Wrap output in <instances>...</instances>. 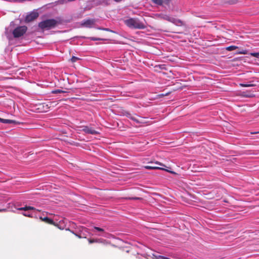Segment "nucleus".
Instances as JSON below:
<instances>
[{"instance_id": "f257e3e1", "label": "nucleus", "mask_w": 259, "mask_h": 259, "mask_svg": "<svg viewBox=\"0 0 259 259\" xmlns=\"http://www.w3.org/2000/svg\"><path fill=\"white\" fill-rule=\"evenodd\" d=\"M9 207L8 208L0 209V211H5L7 210L15 212L17 210H23L22 214L25 217L32 218V211L37 210L35 207L30 206H25L22 207L17 208L13 204L9 203Z\"/></svg>"}, {"instance_id": "f03ea898", "label": "nucleus", "mask_w": 259, "mask_h": 259, "mask_svg": "<svg viewBox=\"0 0 259 259\" xmlns=\"http://www.w3.org/2000/svg\"><path fill=\"white\" fill-rule=\"evenodd\" d=\"M124 23L130 28L143 29L146 27L145 23L137 18H130L124 20Z\"/></svg>"}, {"instance_id": "7ed1b4c3", "label": "nucleus", "mask_w": 259, "mask_h": 259, "mask_svg": "<svg viewBox=\"0 0 259 259\" xmlns=\"http://www.w3.org/2000/svg\"><path fill=\"white\" fill-rule=\"evenodd\" d=\"M58 23L57 20L54 19H47L39 23L38 26L42 29H50L55 27Z\"/></svg>"}, {"instance_id": "20e7f679", "label": "nucleus", "mask_w": 259, "mask_h": 259, "mask_svg": "<svg viewBox=\"0 0 259 259\" xmlns=\"http://www.w3.org/2000/svg\"><path fill=\"white\" fill-rule=\"evenodd\" d=\"M27 27L25 26H18L12 32L14 37L18 38L23 36L26 32Z\"/></svg>"}, {"instance_id": "39448f33", "label": "nucleus", "mask_w": 259, "mask_h": 259, "mask_svg": "<svg viewBox=\"0 0 259 259\" xmlns=\"http://www.w3.org/2000/svg\"><path fill=\"white\" fill-rule=\"evenodd\" d=\"M38 17V12L36 11H33L26 15L25 20L26 22H30L36 19Z\"/></svg>"}, {"instance_id": "423d86ee", "label": "nucleus", "mask_w": 259, "mask_h": 259, "mask_svg": "<svg viewBox=\"0 0 259 259\" xmlns=\"http://www.w3.org/2000/svg\"><path fill=\"white\" fill-rule=\"evenodd\" d=\"M82 131L88 134L97 135L98 134V132L93 129L92 127L86 126H82Z\"/></svg>"}, {"instance_id": "0eeeda50", "label": "nucleus", "mask_w": 259, "mask_h": 259, "mask_svg": "<svg viewBox=\"0 0 259 259\" xmlns=\"http://www.w3.org/2000/svg\"><path fill=\"white\" fill-rule=\"evenodd\" d=\"M95 23V20L94 19H87L84 20L83 22H82V26L91 28L94 26Z\"/></svg>"}, {"instance_id": "6e6552de", "label": "nucleus", "mask_w": 259, "mask_h": 259, "mask_svg": "<svg viewBox=\"0 0 259 259\" xmlns=\"http://www.w3.org/2000/svg\"><path fill=\"white\" fill-rule=\"evenodd\" d=\"M151 2L158 6H163V5H169L172 0H151Z\"/></svg>"}, {"instance_id": "1a4fd4ad", "label": "nucleus", "mask_w": 259, "mask_h": 259, "mask_svg": "<svg viewBox=\"0 0 259 259\" xmlns=\"http://www.w3.org/2000/svg\"><path fill=\"white\" fill-rule=\"evenodd\" d=\"M170 22L178 26H181L184 25V23L180 19H176L174 17H172Z\"/></svg>"}, {"instance_id": "9d476101", "label": "nucleus", "mask_w": 259, "mask_h": 259, "mask_svg": "<svg viewBox=\"0 0 259 259\" xmlns=\"http://www.w3.org/2000/svg\"><path fill=\"white\" fill-rule=\"evenodd\" d=\"M39 219L41 220L42 221L45 222L46 223L50 224H54V221L53 220L48 218V217H39Z\"/></svg>"}, {"instance_id": "9b49d317", "label": "nucleus", "mask_w": 259, "mask_h": 259, "mask_svg": "<svg viewBox=\"0 0 259 259\" xmlns=\"http://www.w3.org/2000/svg\"><path fill=\"white\" fill-rule=\"evenodd\" d=\"M159 16L161 19L167 20L169 22H170L171 19H172V17H170L166 14H159Z\"/></svg>"}, {"instance_id": "f8f14e48", "label": "nucleus", "mask_w": 259, "mask_h": 259, "mask_svg": "<svg viewBox=\"0 0 259 259\" xmlns=\"http://www.w3.org/2000/svg\"><path fill=\"white\" fill-rule=\"evenodd\" d=\"M144 167L146 169H161V170H166V169H165L164 168H162V167H158V166H148L147 165V166H145Z\"/></svg>"}, {"instance_id": "ddd939ff", "label": "nucleus", "mask_w": 259, "mask_h": 259, "mask_svg": "<svg viewBox=\"0 0 259 259\" xmlns=\"http://www.w3.org/2000/svg\"><path fill=\"white\" fill-rule=\"evenodd\" d=\"M94 229L95 230V231H98V232H102V234H99V235H101L102 236H104L105 237L106 236V233H105L104 232V230L101 228H100V227H95L94 228Z\"/></svg>"}, {"instance_id": "4468645a", "label": "nucleus", "mask_w": 259, "mask_h": 259, "mask_svg": "<svg viewBox=\"0 0 259 259\" xmlns=\"http://www.w3.org/2000/svg\"><path fill=\"white\" fill-rule=\"evenodd\" d=\"M40 211L37 209V210H33L32 211V218H35L38 219L39 218V217H41V215H38L37 214V212H39Z\"/></svg>"}, {"instance_id": "2eb2a0df", "label": "nucleus", "mask_w": 259, "mask_h": 259, "mask_svg": "<svg viewBox=\"0 0 259 259\" xmlns=\"http://www.w3.org/2000/svg\"><path fill=\"white\" fill-rule=\"evenodd\" d=\"M238 48V47L235 46H231L226 48V50L228 51H232L236 50Z\"/></svg>"}, {"instance_id": "dca6fc26", "label": "nucleus", "mask_w": 259, "mask_h": 259, "mask_svg": "<svg viewBox=\"0 0 259 259\" xmlns=\"http://www.w3.org/2000/svg\"><path fill=\"white\" fill-rule=\"evenodd\" d=\"M236 54L246 55L247 54V51L246 50H242L241 51L237 52Z\"/></svg>"}, {"instance_id": "f3484780", "label": "nucleus", "mask_w": 259, "mask_h": 259, "mask_svg": "<svg viewBox=\"0 0 259 259\" xmlns=\"http://www.w3.org/2000/svg\"><path fill=\"white\" fill-rule=\"evenodd\" d=\"M52 93L53 94H58V93H65V92L61 90L58 89V90H55L53 91L52 92Z\"/></svg>"}, {"instance_id": "a211bd4d", "label": "nucleus", "mask_w": 259, "mask_h": 259, "mask_svg": "<svg viewBox=\"0 0 259 259\" xmlns=\"http://www.w3.org/2000/svg\"><path fill=\"white\" fill-rule=\"evenodd\" d=\"M240 85L243 87H252L253 85L249 83H240Z\"/></svg>"}, {"instance_id": "6ab92c4d", "label": "nucleus", "mask_w": 259, "mask_h": 259, "mask_svg": "<svg viewBox=\"0 0 259 259\" xmlns=\"http://www.w3.org/2000/svg\"><path fill=\"white\" fill-rule=\"evenodd\" d=\"M14 122H15L14 120L5 119L4 123H9H9H13Z\"/></svg>"}, {"instance_id": "aec40b11", "label": "nucleus", "mask_w": 259, "mask_h": 259, "mask_svg": "<svg viewBox=\"0 0 259 259\" xmlns=\"http://www.w3.org/2000/svg\"><path fill=\"white\" fill-rule=\"evenodd\" d=\"M250 56L254 57L255 58H259V53H250Z\"/></svg>"}, {"instance_id": "412c9836", "label": "nucleus", "mask_w": 259, "mask_h": 259, "mask_svg": "<svg viewBox=\"0 0 259 259\" xmlns=\"http://www.w3.org/2000/svg\"><path fill=\"white\" fill-rule=\"evenodd\" d=\"M124 115L127 117H128V118L130 119H132V118L133 117V115H132V114H131L130 113L128 112H125V113H124Z\"/></svg>"}, {"instance_id": "4be33fe9", "label": "nucleus", "mask_w": 259, "mask_h": 259, "mask_svg": "<svg viewBox=\"0 0 259 259\" xmlns=\"http://www.w3.org/2000/svg\"><path fill=\"white\" fill-rule=\"evenodd\" d=\"M72 233L79 238H81V231L80 230L77 232L74 233V232H72Z\"/></svg>"}, {"instance_id": "5701e85b", "label": "nucleus", "mask_w": 259, "mask_h": 259, "mask_svg": "<svg viewBox=\"0 0 259 259\" xmlns=\"http://www.w3.org/2000/svg\"><path fill=\"white\" fill-rule=\"evenodd\" d=\"M132 120L135 121L137 123H140V122L136 118L135 116H133L131 119Z\"/></svg>"}, {"instance_id": "b1692460", "label": "nucleus", "mask_w": 259, "mask_h": 259, "mask_svg": "<svg viewBox=\"0 0 259 259\" xmlns=\"http://www.w3.org/2000/svg\"><path fill=\"white\" fill-rule=\"evenodd\" d=\"M155 164H157V165H160V166H165V165H164L163 163H161V162H160L156 161V162H155Z\"/></svg>"}, {"instance_id": "393cba45", "label": "nucleus", "mask_w": 259, "mask_h": 259, "mask_svg": "<svg viewBox=\"0 0 259 259\" xmlns=\"http://www.w3.org/2000/svg\"><path fill=\"white\" fill-rule=\"evenodd\" d=\"M91 39L93 40H99L100 39L96 38V37H92Z\"/></svg>"}, {"instance_id": "a878e982", "label": "nucleus", "mask_w": 259, "mask_h": 259, "mask_svg": "<svg viewBox=\"0 0 259 259\" xmlns=\"http://www.w3.org/2000/svg\"><path fill=\"white\" fill-rule=\"evenodd\" d=\"M4 119H5L0 118V122H2V123H4Z\"/></svg>"}, {"instance_id": "bb28decb", "label": "nucleus", "mask_w": 259, "mask_h": 259, "mask_svg": "<svg viewBox=\"0 0 259 259\" xmlns=\"http://www.w3.org/2000/svg\"><path fill=\"white\" fill-rule=\"evenodd\" d=\"M257 133H259V132H251V134H257Z\"/></svg>"}, {"instance_id": "cd10ccee", "label": "nucleus", "mask_w": 259, "mask_h": 259, "mask_svg": "<svg viewBox=\"0 0 259 259\" xmlns=\"http://www.w3.org/2000/svg\"><path fill=\"white\" fill-rule=\"evenodd\" d=\"M77 58L75 57H73L72 58V60H75V59H76Z\"/></svg>"}, {"instance_id": "c85d7f7f", "label": "nucleus", "mask_w": 259, "mask_h": 259, "mask_svg": "<svg viewBox=\"0 0 259 259\" xmlns=\"http://www.w3.org/2000/svg\"><path fill=\"white\" fill-rule=\"evenodd\" d=\"M104 30H105L106 31H109V29L108 28H105V29H103Z\"/></svg>"}, {"instance_id": "c756f323", "label": "nucleus", "mask_w": 259, "mask_h": 259, "mask_svg": "<svg viewBox=\"0 0 259 259\" xmlns=\"http://www.w3.org/2000/svg\"><path fill=\"white\" fill-rule=\"evenodd\" d=\"M81 229H82V232L84 229H85V228H84L83 227H82Z\"/></svg>"}, {"instance_id": "7c9ffc66", "label": "nucleus", "mask_w": 259, "mask_h": 259, "mask_svg": "<svg viewBox=\"0 0 259 259\" xmlns=\"http://www.w3.org/2000/svg\"><path fill=\"white\" fill-rule=\"evenodd\" d=\"M7 37H8L9 39H10V37H9V35H7Z\"/></svg>"}, {"instance_id": "2f4dec72", "label": "nucleus", "mask_w": 259, "mask_h": 259, "mask_svg": "<svg viewBox=\"0 0 259 259\" xmlns=\"http://www.w3.org/2000/svg\"><path fill=\"white\" fill-rule=\"evenodd\" d=\"M94 241H90V243H92V242H94Z\"/></svg>"}, {"instance_id": "473e14b6", "label": "nucleus", "mask_w": 259, "mask_h": 259, "mask_svg": "<svg viewBox=\"0 0 259 259\" xmlns=\"http://www.w3.org/2000/svg\"><path fill=\"white\" fill-rule=\"evenodd\" d=\"M135 199H139V198H135Z\"/></svg>"}]
</instances>
